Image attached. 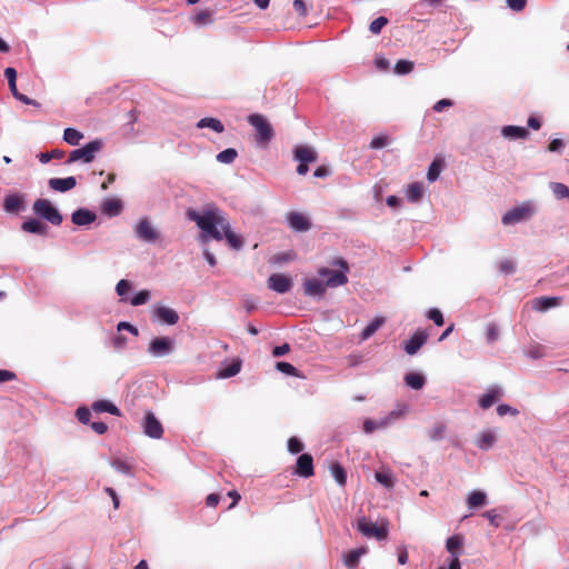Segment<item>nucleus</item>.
I'll list each match as a JSON object with an SVG mask.
<instances>
[{
  "mask_svg": "<svg viewBox=\"0 0 569 569\" xmlns=\"http://www.w3.org/2000/svg\"><path fill=\"white\" fill-rule=\"evenodd\" d=\"M186 216L212 239L221 241L226 239L230 248L239 250L243 246V239L231 230L224 213L213 203L204 207L202 213L194 209H188Z\"/></svg>",
  "mask_w": 569,
  "mask_h": 569,
  "instance_id": "obj_1",
  "label": "nucleus"
},
{
  "mask_svg": "<svg viewBox=\"0 0 569 569\" xmlns=\"http://www.w3.org/2000/svg\"><path fill=\"white\" fill-rule=\"evenodd\" d=\"M333 266L340 267V270H331L322 267L318 270V274L326 278V281L317 278H307L302 282V289L305 296L321 298L327 288H337L348 282L347 273L349 272L348 262L343 258H338L332 262Z\"/></svg>",
  "mask_w": 569,
  "mask_h": 569,
  "instance_id": "obj_2",
  "label": "nucleus"
},
{
  "mask_svg": "<svg viewBox=\"0 0 569 569\" xmlns=\"http://www.w3.org/2000/svg\"><path fill=\"white\" fill-rule=\"evenodd\" d=\"M102 141L96 139L90 141L86 146L79 149H74L70 152L67 163H72L76 161H82L84 163H90L96 158V153H98L102 149Z\"/></svg>",
  "mask_w": 569,
  "mask_h": 569,
  "instance_id": "obj_3",
  "label": "nucleus"
},
{
  "mask_svg": "<svg viewBox=\"0 0 569 569\" xmlns=\"http://www.w3.org/2000/svg\"><path fill=\"white\" fill-rule=\"evenodd\" d=\"M248 122L257 131V142L268 143L273 138L274 132L272 126L264 116L259 113L250 114L248 117Z\"/></svg>",
  "mask_w": 569,
  "mask_h": 569,
  "instance_id": "obj_4",
  "label": "nucleus"
},
{
  "mask_svg": "<svg viewBox=\"0 0 569 569\" xmlns=\"http://www.w3.org/2000/svg\"><path fill=\"white\" fill-rule=\"evenodd\" d=\"M33 211L36 214L48 220L53 226H59L62 222V216L48 199L36 200L33 203Z\"/></svg>",
  "mask_w": 569,
  "mask_h": 569,
  "instance_id": "obj_5",
  "label": "nucleus"
},
{
  "mask_svg": "<svg viewBox=\"0 0 569 569\" xmlns=\"http://www.w3.org/2000/svg\"><path fill=\"white\" fill-rule=\"evenodd\" d=\"M533 214V207L529 202H525L511 210L507 211L501 219L505 226L515 224L523 220H528Z\"/></svg>",
  "mask_w": 569,
  "mask_h": 569,
  "instance_id": "obj_6",
  "label": "nucleus"
},
{
  "mask_svg": "<svg viewBox=\"0 0 569 569\" xmlns=\"http://www.w3.org/2000/svg\"><path fill=\"white\" fill-rule=\"evenodd\" d=\"M357 528L363 536L368 538L386 540L388 537V529L386 526H378L366 517H362L358 520Z\"/></svg>",
  "mask_w": 569,
  "mask_h": 569,
  "instance_id": "obj_7",
  "label": "nucleus"
},
{
  "mask_svg": "<svg viewBox=\"0 0 569 569\" xmlns=\"http://www.w3.org/2000/svg\"><path fill=\"white\" fill-rule=\"evenodd\" d=\"M268 288L277 293H286L292 287V279L283 273H272L268 278Z\"/></svg>",
  "mask_w": 569,
  "mask_h": 569,
  "instance_id": "obj_8",
  "label": "nucleus"
},
{
  "mask_svg": "<svg viewBox=\"0 0 569 569\" xmlns=\"http://www.w3.org/2000/svg\"><path fill=\"white\" fill-rule=\"evenodd\" d=\"M142 427L143 432L150 438L160 439L163 435L162 425L152 412L146 415Z\"/></svg>",
  "mask_w": 569,
  "mask_h": 569,
  "instance_id": "obj_9",
  "label": "nucleus"
},
{
  "mask_svg": "<svg viewBox=\"0 0 569 569\" xmlns=\"http://www.w3.org/2000/svg\"><path fill=\"white\" fill-rule=\"evenodd\" d=\"M134 231L137 237L146 242H154L159 237V233L147 218L141 219L137 223Z\"/></svg>",
  "mask_w": 569,
  "mask_h": 569,
  "instance_id": "obj_10",
  "label": "nucleus"
},
{
  "mask_svg": "<svg viewBox=\"0 0 569 569\" xmlns=\"http://www.w3.org/2000/svg\"><path fill=\"white\" fill-rule=\"evenodd\" d=\"M295 473L303 478L315 475L313 458L310 453H302L298 457Z\"/></svg>",
  "mask_w": 569,
  "mask_h": 569,
  "instance_id": "obj_11",
  "label": "nucleus"
},
{
  "mask_svg": "<svg viewBox=\"0 0 569 569\" xmlns=\"http://www.w3.org/2000/svg\"><path fill=\"white\" fill-rule=\"evenodd\" d=\"M172 345L173 342L169 337L154 338L149 343L148 351L156 357H161L171 352Z\"/></svg>",
  "mask_w": 569,
  "mask_h": 569,
  "instance_id": "obj_12",
  "label": "nucleus"
},
{
  "mask_svg": "<svg viewBox=\"0 0 569 569\" xmlns=\"http://www.w3.org/2000/svg\"><path fill=\"white\" fill-rule=\"evenodd\" d=\"M287 221L291 229L295 231L303 232L311 228V222L307 216L301 212H289L287 214Z\"/></svg>",
  "mask_w": 569,
  "mask_h": 569,
  "instance_id": "obj_13",
  "label": "nucleus"
},
{
  "mask_svg": "<svg viewBox=\"0 0 569 569\" xmlns=\"http://www.w3.org/2000/svg\"><path fill=\"white\" fill-rule=\"evenodd\" d=\"M293 159L298 162L312 163L318 159L315 148L306 144H298L293 149Z\"/></svg>",
  "mask_w": 569,
  "mask_h": 569,
  "instance_id": "obj_14",
  "label": "nucleus"
},
{
  "mask_svg": "<svg viewBox=\"0 0 569 569\" xmlns=\"http://www.w3.org/2000/svg\"><path fill=\"white\" fill-rule=\"evenodd\" d=\"M153 316L162 323L173 326L179 321L178 312L169 307L159 306L153 310Z\"/></svg>",
  "mask_w": 569,
  "mask_h": 569,
  "instance_id": "obj_15",
  "label": "nucleus"
},
{
  "mask_svg": "<svg viewBox=\"0 0 569 569\" xmlns=\"http://www.w3.org/2000/svg\"><path fill=\"white\" fill-rule=\"evenodd\" d=\"M428 333L423 330L416 331L405 343V351L408 355H415L427 341Z\"/></svg>",
  "mask_w": 569,
  "mask_h": 569,
  "instance_id": "obj_16",
  "label": "nucleus"
},
{
  "mask_svg": "<svg viewBox=\"0 0 569 569\" xmlns=\"http://www.w3.org/2000/svg\"><path fill=\"white\" fill-rule=\"evenodd\" d=\"M502 395L503 392L500 387L491 386L488 388L487 392L479 398V406L482 409H489L502 397Z\"/></svg>",
  "mask_w": 569,
  "mask_h": 569,
  "instance_id": "obj_17",
  "label": "nucleus"
},
{
  "mask_svg": "<svg viewBox=\"0 0 569 569\" xmlns=\"http://www.w3.org/2000/svg\"><path fill=\"white\" fill-rule=\"evenodd\" d=\"M48 184L54 191L66 192L76 187L77 180L74 177L51 178Z\"/></svg>",
  "mask_w": 569,
  "mask_h": 569,
  "instance_id": "obj_18",
  "label": "nucleus"
},
{
  "mask_svg": "<svg viewBox=\"0 0 569 569\" xmlns=\"http://www.w3.org/2000/svg\"><path fill=\"white\" fill-rule=\"evenodd\" d=\"M560 302H561L560 297H538L531 301L532 309L536 311H540V312H543L550 308L557 307L560 305Z\"/></svg>",
  "mask_w": 569,
  "mask_h": 569,
  "instance_id": "obj_19",
  "label": "nucleus"
},
{
  "mask_svg": "<svg viewBox=\"0 0 569 569\" xmlns=\"http://www.w3.org/2000/svg\"><path fill=\"white\" fill-rule=\"evenodd\" d=\"M97 219L94 212L88 209H78L71 216V221L77 226H87L92 223Z\"/></svg>",
  "mask_w": 569,
  "mask_h": 569,
  "instance_id": "obj_20",
  "label": "nucleus"
},
{
  "mask_svg": "<svg viewBox=\"0 0 569 569\" xmlns=\"http://www.w3.org/2000/svg\"><path fill=\"white\" fill-rule=\"evenodd\" d=\"M396 413L391 412L389 417H386L381 420L366 419L363 422V431L366 433H371L377 429L387 428L391 423V421L396 419Z\"/></svg>",
  "mask_w": 569,
  "mask_h": 569,
  "instance_id": "obj_21",
  "label": "nucleus"
},
{
  "mask_svg": "<svg viewBox=\"0 0 569 569\" xmlns=\"http://www.w3.org/2000/svg\"><path fill=\"white\" fill-rule=\"evenodd\" d=\"M445 166H446L445 159L441 156H437L433 159V161L431 162V164L429 166V169L427 172V179L430 182L436 181L439 178Z\"/></svg>",
  "mask_w": 569,
  "mask_h": 569,
  "instance_id": "obj_22",
  "label": "nucleus"
},
{
  "mask_svg": "<svg viewBox=\"0 0 569 569\" xmlns=\"http://www.w3.org/2000/svg\"><path fill=\"white\" fill-rule=\"evenodd\" d=\"M465 539L461 535H453L446 541V549L452 557L459 558V550L462 548Z\"/></svg>",
  "mask_w": 569,
  "mask_h": 569,
  "instance_id": "obj_23",
  "label": "nucleus"
},
{
  "mask_svg": "<svg viewBox=\"0 0 569 569\" xmlns=\"http://www.w3.org/2000/svg\"><path fill=\"white\" fill-rule=\"evenodd\" d=\"M101 210L109 217H114L121 212L122 203L119 199L110 198L102 202Z\"/></svg>",
  "mask_w": 569,
  "mask_h": 569,
  "instance_id": "obj_24",
  "label": "nucleus"
},
{
  "mask_svg": "<svg viewBox=\"0 0 569 569\" xmlns=\"http://www.w3.org/2000/svg\"><path fill=\"white\" fill-rule=\"evenodd\" d=\"M501 132L508 139H526L529 137V131L525 127L506 126Z\"/></svg>",
  "mask_w": 569,
  "mask_h": 569,
  "instance_id": "obj_25",
  "label": "nucleus"
},
{
  "mask_svg": "<svg viewBox=\"0 0 569 569\" xmlns=\"http://www.w3.org/2000/svg\"><path fill=\"white\" fill-rule=\"evenodd\" d=\"M21 229L26 232L37 233V234H46L48 227L43 222L37 219H30L24 221L21 226Z\"/></svg>",
  "mask_w": 569,
  "mask_h": 569,
  "instance_id": "obj_26",
  "label": "nucleus"
},
{
  "mask_svg": "<svg viewBox=\"0 0 569 569\" xmlns=\"http://www.w3.org/2000/svg\"><path fill=\"white\" fill-rule=\"evenodd\" d=\"M367 552V548L361 547L358 549L350 550L343 558L346 567L353 569L358 566L360 557Z\"/></svg>",
  "mask_w": 569,
  "mask_h": 569,
  "instance_id": "obj_27",
  "label": "nucleus"
},
{
  "mask_svg": "<svg viewBox=\"0 0 569 569\" xmlns=\"http://www.w3.org/2000/svg\"><path fill=\"white\" fill-rule=\"evenodd\" d=\"M92 410L96 412H109L113 416H120V410L117 406L108 400H98L92 403Z\"/></svg>",
  "mask_w": 569,
  "mask_h": 569,
  "instance_id": "obj_28",
  "label": "nucleus"
},
{
  "mask_svg": "<svg viewBox=\"0 0 569 569\" xmlns=\"http://www.w3.org/2000/svg\"><path fill=\"white\" fill-rule=\"evenodd\" d=\"M423 193V186L421 182H412L408 184L406 197L410 202H418L421 200Z\"/></svg>",
  "mask_w": 569,
  "mask_h": 569,
  "instance_id": "obj_29",
  "label": "nucleus"
},
{
  "mask_svg": "<svg viewBox=\"0 0 569 569\" xmlns=\"http://www.w3.org/2000/svg\"><path fill=\"white\" fill-rule=\"evenodd\" d=\"M487 502V495L483 491H472L467 498V503L470 509H476L485 506Z\"/></svg>",
  "mask_w": 569,
  "mask_h": 569,
  "instance_id": "obj_30",
  "label": "nucleus"
},
{
  "mask_svg": "<svg viewBox=\"0 0 569 569\" xmlns=\"http://www.w3.org/2000/svg\"><path fill=\"white\" fill-rule=\"evenodd\" d=\"M197 127L199 129L210 128L213 131L221 133L224 130L222 122L219 119L207 117L198 121Z\"/></svg>",
  "mask_w": 569,
  "mask_h": 569,
  "instance_id": "obj_31",
  "label": "nucleus"
},
{
  "mask_svg": "<svg viewBox=\"0 0 569 569\" xmlns=\"http://www.w3.org/2000/svg\"><path fill=\"white\" fill-rule=\"evenodd\" d=\"M496 441V436L491 431L481 432L477 438V446L481 450L490 449Z\"/></svg>",
  "mask_w": 569,
  "mask_h": 569,
  "instance_id": "obj_32",
  "label": "nucleus"
},
{
  "mask_svg": "<svg viewBox=\"0 0 569 569\" xmlns=\"http://www.w3.org/2000/svg\"><path fill=\"white\" fill-rule=\"evenodd\" d=\"M385 323L383 317L375 318L361 332V340L369 339L382 325Z\"/></svg>",
  "mask_w": 569,
  "mask_h": 569,
  "instance_id": "obj_33",
  "label": "nucleus"
},
{
  "mask_svg": "<svg viewBox=\"0 0 569 569\" xmlns=\"http://www.w3.org/2000/svg\"><path fill=\"white\" fill-rule=\"evenodd\" d=\"M83 139V133L74 128H67L63 132V140L70 146H78Z\"/></svg>",
  "mask_w": 569,
  "mask_h": 569,
  "instance_id": "obj_34",
  "label": "nucleus"
},
{
  "mask_svg": "<svg viewBox=\"0 0 569 569\" xmlns=\"http://www.w3.org/2000/svg\"><path fill=\"white\" fill-rule=\"evenodd\" d=\"M22 208V199L18 194H10L4 199V209L8 212H18Z\"/></svg>",
  "mask_w": 569,
  "mask_h": 569,
  "instance_id": "obj_35",
  "label": "nucleus"
},
{
  "mask_svg": "<svg viewBox=\"0 0 569 569\" xmlns=\"http://www.w3.org/2000/svg\"><path fill=\"white\" fill-rule=\"evenodd\" d=\"M241 369V361L233 360L230 365L223 367L218 372V378H230L236 376Z\"/></svg>",
  "mask_w": 569,
  "mask_h": 569,
  "instance_id": "obj_36",
  "label": "nucleus"
},
{
  "mask_svg": "<svg viewBox=\"0 0 569 569\" xmlns=\"http://www.w3.org/2000/svg\"><path fill=\"white\" fill-rule=\"evenodd\" d=\"M405 382L410 388H412L415 390H420L425 386L426 380H425L423 376H421L419 373L410 372V373L406 375Z\"/></svg>",
  "mask_w": 569,
  "mask_h": 569,
  "instance_id": "obj_37",
  "label": "nucleus"
},
{
  "mask_svg": "<svg viewBox=\"0 0 569 569\" xmlns=\"http://www.w3.org/2000/svg\"><path fill=\"white\" fill-rule=\"evenodd\" d=\"M297 258V254L293 251L278 252L273 254L269 262L271 264H282L289 261H293Z\"/></svg>",
  "mask_w": 569,
  "mask_h": 569,
  "instance_id": "obj_38",
  "label": "nucleus"
},
{
  "mask_svg": "<svg viewBox=\"0 0 569 569\" xmlns=\"http://www.w3.org/2000/svg\"><path fill=\"white\" fill-rule=\"evenodd\" d=\"M330 470H331V475L336 479V481L340 486H345L347 482V472H346L345 468L339 462H335V463H332Z\"/></svg>",
  "mask_w": 569,
  "mask_h": 569,
  "instance_id": "obj_39",
  "label": "nucleus"
},
{
  "mask_svg": "<svg viewBox=\"0 0 569 569\" xmlns=\"http://www.w3.org/2000/svg\"><path fill=\"white\" fill-rule=\"evenodd\" d=\"M376 480L385 486L386 488H392L395 486L393 475L389 470L377 471L375 473Z\"/></svg>",
  "mask_w": 569,
  "mask_h": 569,
  "instance_id": "obj_40",
  "label": "nucleus"
},
{
  "mask_svg": "<svg viewBox=\"0 0 569 569\" xmlns=\"http://www.w3.org/2000/svg\"><path fill=\"white\" fill-rule=\"evenodd\" d=\"M237 150L233 148H228L217 154V160L221 163H232L237 158Z\"/></svg>",
  "mask_w": 569,
  "mask_h": 569,
  "instance_id": "obj_41",
  "label": "nucleus"
},
{
  "mask_svg": "<svg viewBox=\"0 0 569 569\" xmlns=\"http://www.w3.org/2000/svg\"><path fill=\"white\" fill-rule=\"evenodd\" d=\"M413 62L409 60H399L395 66V72L398 74H407L413 70Z\"/></svg>",
  "mask_w": 569,
  "mask_h": 569,
  "instance_id": "obj_42",
  "label": "nucleus"
},
{
  "mask_svg": "<svg viewBox=\"0 0 569 569\" xmlns=\"http://www.w3.org/2000/svg\"><path fill=\"white\" fill-rule=\"evenodd\" d=\"M194 22L200 26H206L213 22L212 12L210 10H201L194 17Z\"/></svg>",
  "mask_w": 569,
  "mask_h": 569,
  "instance_id": "obj_43",
  "label": "nucleus"
},
{
  "mask_svg": "<svg viewBox=\"0 0 569 569\" xmlns=\"http://www.w3.org/2000/svg\"><path fill=\"white\" fill-rule=\"evenodd\" d=\"M111 465L119 472H122L124 475H131L132 473V465L129 463L126 460L114 459Z\"/></svg>",
  "mask_w": 569,
  "mask_h": 569,
  "instance_id": "obj_44",
  "label": "nucleus"
},
{
  "mask_svg": "<svg viewBox=\"0 0 569 569\" xmlns=\"http://www.w3.org/2000/svg\"><path fill=\"white\" fill-rule=\"evenodd\" d=\"M551 189H552L556 198H558V199L569 198V188L566 184H563L561 182H553V183H551Z\"/></svg>",
  "mask_w": 569,
  "mask_h": 569,
  "instance_id": "obj_45",
  "label": "nucleus"
},
{
  "mask_svg": "<svg viewBox=\"0 0 569 569\" xmlns=\"http://www.w3.org/2000/svg\"><path fill=\"white\" fill-rule=\"evenodd\" d=\"M64 156V151L60 150V149H53L52 151L50 152H42L39 154V160L40 162L42 163H47L49 162L51 159H61L63 158Z\"/></svg>",
  "mask_w": 569,
  "mask_h": 569,
  "instance_id": "obj_46",
  "label": "nucleus"
},
{
  "mask_svg": "<svg viewBox=\"0 0 569 569\" xmlns=\"http://www.w3.org/2000/svg\"><path fill=\"white\" fill-rule=\"evenodd\" d=\"M388 23V19L386 17H378L377 19H375L370 26H369V30L371 33L373 34H379L381 32V29L387 26Z\"/></svg>",
  "mask_w": 569,
  "mask_h": 569,
  "instance_id": "obj_47",
  "label": "nucleus"
},
{
  "mask_svg": "<svg viewBox=\"0 0 569 569\" xmlns=\"http://www.w3.org/2000/svg\"><path fill=\"white\" fill-rule=\"evenodd\" d=\"M445 432H446V425L442 422H437L430 430V438L432 440H440L443 438Z\"/></svg>",
  "mask_w": 569,
  "mask_h": 569,
  "instance_id": "obj_48",
  "label": "nucleus"
},
{
  "mask_svg": "<svg viewBox=\"0 0 569 569\" xmlns=\"http://www.w3.org/2000/svg\"><path fill=\"white\" fill-rule=\"evenodd\" d=\"M486 338L489 343H492L499 338V329L496 323H489L486 329Z\"/></svg>",
  "mask_w": 569,
  "mask_h": 569,
  "instance_id": "obj_49",
  "label": "nucleus"
},
{
  "mask_svg": "<svg viewBox=\"0 0 569 569\" xmlns=\"http://www.w3.org/2000/svg\"><path fill=\"white\" fill-rule=\"evenodd\" d=\"M482 517L488 519L489 523L492 527L498 528L500 526V520H499V515L497 513V509H490V510L485 511L482 513Z\"/></svg>",
  "mask_w": 569,
  "mask_h": 569,
  "instance_id": "obj_50",
  "label": "nucleus"
},
{
  "mask_svg": "<svg viewBox=\"0 0 569 569\" xmlns=\"http://www.w3.org/2000/svg\"><path fill=\"white\" fill-rule=\"evenodd\" d=\"M150 298V292L148 290H141L139 291L132 299L131 305L132 306H141L146 303Z\"/></svg>",
  "mask_w": 569,
  "mask_h": 569,
  "instance_id": "obj_51",
  "label": "nucleus"
},
{
  "mask_svg": "<svg viewBox=\"0 0 569 569\" xmlns=\"http://www.w3.org/2000/svg\"><path fill=\"white\" fill-rule=\"evenodd\" d=\"M276 368L286 373V375H289V376H297V369L296 367H293L291 363L289 362H284V361H279L277 362L276 365Z\"/></svg>",
  "mask_w": 569,
  "mask_h": 569,
  "instance_id": "obj_52",
  "label": "nucleus"
},
{
  "mask_svg": "<svg viewBox=\"0 0 569 569\" xmlns=\"http://www.w3.org/2000/svg\"><path fill=\"white\" fill-rule=\"evenodd\" d=\"M288 450L291 453H299L303 450V443L296 437H291L288 440Z\"/></svg>",
  "mask_w": 569,
  "mask_h": 569,
  "instance_id": "obj_53",
  "label": "nucleus"
},
{
  "mask_svg": "<svg viewBox=\"0 0 569 569\" xmlns=\"http://www.w3.org/2000/svg\"><path fill=\"white\" fill-rule=\"evenodd\" d=\"M428 318L430 320H432L439 327L443 326V323H445L442 312L437 308H432L429 310Z\"/></svg>",
  "mask_w": 569,
  "mask_h": 569,
  "instance_id": "obj_54",
  "label": "nucleus"
},
{
  "mask_svg": "<svg viewBox=\"0 0 569 569\" xmlns=\"http://www.w3.org/2000/svg\"><path fill=\"white\" fill-rule=\"evenodd\" d=\"M389 137L387 136H377V137H373L371 142H370V148L371 149H380V148H383L386 147L388 143H389Z\"/></svg>",
  "mask_w": 569,
  "mask_h": 569,
  "instance_id": "obj_55",
  "label": "nucleus"
},
{
  "mask_svg": "<svg viewBox=\"0 0 569 569\" xmlns=\"http://www.w3.org/2000/svg\"><path fill=\"white\" fill-rule=\"evenodd\" d=\"M499 270L502 273L510 274V273H513L516 271V267H515V263H513L512 260L505 259V260L500 261Z\"/></svg>",
  "mask_w": 569,
  "mask_h": 569,
  "instance_id": "obj_56",
  "label": "nucleus"
},
{
  "mask_svg": "<svg viewBox=\"0 0 569 569\" xmlns=\"http://www.w3.org/2000/svg\"><path fill=\"white\" fill-rule=\"evenodd\" d=\"M76 417L81 423H88L90 421L91 412L86 407H80L76 411Z\"/></svg>",
  "mask_w": 569,
  "mask_h": 569,
  "instance_id": "obj_57",
  "label": "nucleus"
},
{
  "mask_svg": "<svg viewBox=\"0 0 569 569\" xmlns=\"http://www.w3.org/2000/svg\"><path fill=\"white\" fill-rule=\"evenodd\" d=\"M293 9L301 18H305L308 14L307 4L303 0H293Z\"/></svg>",
  "mask_w": 569,
  "mask_h": 569,
  "instance_id": "obj_58",
  "label": "nucleus"
},
{
  "mask_svg": "<svg viewBox=\"0 0 569 569\" xmlns=\"http://www.w3.org/2000/svg\"><path fill=\"white\" fill-rule=\"evenodd\" d=\"M508 7L513 11H522L527 6V0H507Z\"/></svg>",
  "mask_w": 569,
  "mask_h": 569,
  "instance_id": "obj_59",
  "label": "nucleus"
},
{
  "mask_svg": "<svg viewBox=\"0 0 569 569\" xmlns=\"http://www.w3.org/2000/svg\"><path fill=\"white\" fill-rule=\"evenodd\" d=\"M131 289V284L128 280L122 279L117 283L116 291L119 296H124Z\"/></svg>",
  "mask_w": 569,
  "mask_h": 569,
  "instance_id": "obj_60",
  "label": "nucleus"
},
{
  "mask_svg": "<svg viewBox=\"0 0 569 569\" xmlns=\"http://www.w3.org/2000/svg\"><path fill=\"white\" fill-rule=\"evenodd\" d=\"M497 413H498L499 416H501V417H502V416H505V415H507V413H510V415H512V416H516V415L518 413V410H517V409H515V408H512V407H510V406H508V405H499V406L497 407Z\"/></svg>",
  "mask_w": 569,
  "mask_h": 569,
  "instance_id": "obj_61",
  "label": "nucleus"
},
{
  "mask_svg": "<svg viewBox=\"0 0 569 569\" xmlns=\"http://www.w3.org/2000/svg\"><path fill=\"white\" fill-rule=\"evenodd\" d=\"M452 106V101L449 100V99H441L439 101H437L435 104H433V110L436 112H441L445 108H449Z\"/></svg>",
  "mask_w": 569,
  "mask_h": 569,
  "instance_id": "obj_62",
  "label": "nucleus"
},
{
  "mask_svg": "<svg viewBox=\"0 0 569 569\" xmlns=\"http://www.w3.org/2000/svg\"><path fill=\"white\" fill-rule=\"evenodd\" d=\"M290 350V346L288 343H283L281 346H277L272 350L273 357H281L286 353H288Z\"/></svg>",
  "mask_w": 569,
  "mask_h": 569,
  "instance_id": "obj_63",
  "label": "nucleus"
},
{
  "mask_svg": "<svg viewBox=\"0 0 569 569\" xmlns=\"http://www.w3.org/2000/svg\"><path fill=\"white\" fill-rule=\"evenodd\" d=\"M91 428L98 435H103L108 430L107 425L102 421L92 422Z\"/></svg>",
  "mask_w": 569,
  "mask_h": 569,
  "instance_id": "obj_64",
  "label": "nucleus"
}]
</instances>
